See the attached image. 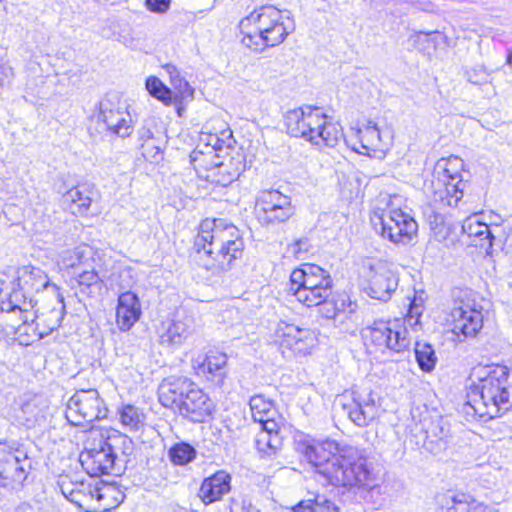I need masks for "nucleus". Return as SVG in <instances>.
<instances>
[{
	"mask_svg": "<svg viewBox=\"0 0 512 512\" xmlns=\"http://www.w3.org/2000/svg\"><path fill=\"white\" fill-rule=\"evenodd\" d=\"M194 248L200 258H207L204 267L220 275L230 270L232 263L242 256L244 241L232 223L207 218L200 223Z\"/></svg>",
	"mask_w": 512,
	"mask_h": 512,
	"instance_id": "f257e3e1",
	"label": "nucleus"
},
{
	"mask_svg": "<svg viewBox=\"0 0 512 512\" xmlns=\"http://www.w3.org/2000/svg\"><path fill=\"white\" fill-rule=\"evenodd\" d=\"M468 404L480 418H495L512 407V369L488 365L474 370Z\"/></svg>",
	"mask_w": 512,
	"mask_h": 512,
	"instance_id": "f03ea898",
	"label": "nucleus"
},
{
	"mask_svg": "<svg viewBox=\"0 0 512 512\" xmlns=\"http://www.w3.org/2000/svg\"><path fill=\"white\" fill-rule=\"evenodd\" d=\"M242 44L256 53L280 45L290 34L282 11L276 7L262 6L239 23Z\"/></svg>",
	"mask_w": 512,
	"mask_h": 512,
	"instance_id": "7ed1b4c3",
	"label": "nucleus"
},
{
	"mask_svg": "<svg viewBox=\"0 0 512 512\" xmlns=\"http://www.w3.org/2000/svg\"><path fill=\"white\" fill-rule=\"evenodd\" d=\"M323 477L333 486L380 493L372 463L364 449L349 448L322 468Z\"/></svg>",
	"mask_w": 512,
	"mask_h": 512,
	"instance_id": "20e7f679",
	"label": "nucleus"
},
{
	"mask_svg": "<svg viewBox=\"0 0 512 512\" xmlns=\"http://www.w3.org/2000/svg\"><path fill=\"white\" fill-rule=\"evenodd\" d=\"M401 197L380 194L370 220L377 233L395 244L406 245L416 236L418 224L400 208Z\"/></svg>",
	"mask_w": 512,
	"mask_h": 512,
	"instance_id": "39448f33",
	"label": "nucleus"
},
{
	"mask_svg": "<svg viewBox=\"0 0 512 512\" xmlns=\"http://www.w3.org/2000/svg\"><path fill=\"white\" fill-rule=\"evenodd\" d=\"M108 408L96 389L79 390L67 402L65 417L73 426L91 424L107 417Z\"/></svg>",
	"mask_w": 512,
	"mask_h": 512,
	"instance_id": "423d86ee",
	"label": "nucleus"
},
{
	"mask_svg": "<svg viewBox=\"0 0 512 512\" xmlns=\"http://www.w3.org/2000/svg\"><path fill=\"white\" fill-rule=\"evenodd\" d=\"M93 117L113 135L124 138L133 131L131 115L116 93H109L99 101Z\"/></svg>",
	"mask_w": 512,
	"mask_h": 512,
	"instance_id": "0eeeda50",
	"label": "nucleus"
},
{
	"mask_svg": "<svg viewBox=\"0 0 512 512\" xmlns=\"http://www.w3.org/2000/svg\"><path fill=\"white\" fill-rule=\"evenodd\" d=\"M315 340V334L311 329L286 321H280L275 329V343L285 358L309 354Z\"/></svg>",
	"mask_w": 512,
	"mask_h": 512,
	"instance_id": "6e6552de",
	"label": "nucleus"
},
{
	"mask_svg": "<svg viewBox=\"0 0 512 512\" xmlns=\"http://www.w3.org/2000/svg\"><path fill=\"white\" fill-rule=\"evenodd\" d=\"M256 207L259 221L266 225L286 222L295 213L291 198L278 190L260 191Z\"/></svg>",
	"mask_w": 512,
	"mask_h": 512,
	"instance_id": "1a4fd4ad",
	"label": "nucleus"
},
{
	"mask_svg": "<svg viewBox=\"0 0 512 512\" xmlns=\"http://www.w3.org/2000/svg\"><path fill=\"white\" fill-rule=\"evenodd\" d=\"M32 470V460L27 452L7 443H0V478L3 486L23 485Z\"/></svg>",
	"mask_w": 512,
	"mask_h": 512,
	"instance_id": "9d476101",
	"label": "nucleus"
},
{
	"mask_svg": "<svg viewBox=\"0 0 512 512\" xmlns=\"http://www.w3.org/2000/svg\"><path fill=\"white\" fill-rule=\"evenodd\" d=\"M17 290H13L10 294L12 295V301H19L23 299V304H26V300L29 297H33V294H37L41 291H47L52 296L60 293L59 287L52 283L48 275L39 267L32 265H24L17 269Z\"/></svg>",
	"mask_w": 512,
	"mask_h": 512,
	"instance_id": "9b49d317",
	"label": "nucleus"
},
{
	"mask_svg": "<svg viewBox=\"0 0 512 512\" xmlns=\"http://www.w3.org/2000/svg\"><path fill=\"white\" fill-rule=\"evenodd\" d=\"M399 277L385 262L378 261L369 266L364 292L371 298L387 302L398 287Z\"/></svg>",
	"mask_w": 512,
	"mask_h": 512,
	"instance_id": "f8f14e48",
	"label": "nucleus"
},
{
	"mask_svg": "<svg viewBox=\"0 0 512 512\" xmlns=\"http://www.w3.org/2000/svg\"><path fill=\"white\" fill-rule=\"evenodd\" d=\"M397 323L383 320L375 321L368 328L371 342L379 349H388L400 353L409 346V339L406 337L405 329H396Z\"/></svg>",
	"mask_w": 512,
	"mask_h": 512,
	"instance_id": "ddd939ff",
	"label": "nucleus"
},
{
	"mask_svg": "<svg viewBox=\"0 0 512 512\" xmlns=\"http://www.w3.org/2000/svg\"><path fill=\"white\" fill-rule=\"evenodd\" d=\"M310 115L317 117V124H311L305 131L308 134L305 140L312 145L334 147L342 138V128L331 121L320 107L313 106Z\"/></svg>",
	"mask_w": 512,
	"mask_h": 512,
	"instance_id": "4468645a",
	"label": "nucleus"
},
{
	"mask_svg": "<svg viewBox=\"0 0 512 512\" xmlns=\"http://www.w3.org/2000/svg\"><path fill=\"white\" fill-rule=\"evenodd\" d=\"M297 450L305 456L306 460L316 468V472L322 476V468L339 457L333 454L334 451L338 450V444L331 440L320 442L305 438L298 441Z\"/></svg>",
	"mask_w": 512,
	"mask_h": 512,
	"instance_id": "2eb2a0df",
	"label": "nucleus"
},
{
	"mask_svg": "<svg viewBox=\"0 0 512 512\" xmlns=\"http://www.w3.org/2000/svg\"><path fill=\"white\" fill-rule=\"evenodd\" d=\"M79 461L91 477H99L118 471L117 463L103 443L99 449H86L80 454Z\"/></svg>",
	"mask_w": 512,
	"mask_h": 512,
	"instance_id": "dca6fc26",
	"label": "nucleus"
},
{
	"mask_svg": "<svg viewBox=\"0 0 512 512\" xmlns=\"http://www.w3.org/2000/svg\"><path fill=\"white\" fill-rule=\"evenodd\" d=\"M353 401L343 405L349 419L358 427H366L378 416V407L372 391L366 394L353 393Z\"/></svg>",
	"mask_w": 512,
	"mask_h": 512,
	"instance_id": "f3484780",
	"label": "nucleus"
},
{
	"mask_svg": "<svg viewBox=\"0 0 512 512\" xmlns=\"http://www.w3.org/2000/svg\"><path fill=\"white\" fill-rule=\"evenodd\" d=\"M452 318V331L458 337L462 335L464 338H473L483 326L481 311L468 304L455 307L452 310Z\"/></svg>",
	"mask_w": 512,
	"mask_h": 512,
	"instance_id": "a211bd4d",
	"label": "nucleus"
},
{
	"mask_svg": "<svg viewBox=\"0 0 512 512\" xmlns=\"http://www.w3.org/2000/svg\"><path fill=\"white\" fill-rule=\"evenodd\" d=\"M289 293L294 295L296 299L307 307L323 305L325 316L333 318L337 314V308L333 303L328 300L331 291L332 283L325 282L323 286L310 289L288 288Z\"/></svg>",
	"mask_w": 512,
	"mask_h": 512,
	"instance_id": "6ab92c4d",
	"label": "nucleus"
},
{
	"mask_svg": "<svg viewBox=\"0 0 512 512\" xmlns=\"http://www.w3.org/2000/svg\"><path fill=\"white\" fill-rule=\"evenodd\" d=\"M194 331V317L184 312H177L166 330L160 335V342L168 347H179Z\"/></svg>",
	"mask_w": 512,
	"mask_h": 512,
	"instance_id": "aec40b11",
	"label": "nucleus"
},
{
	"mask_svg": "<svg viewBox=\"0 0 512 512\" xmlns=\"http://www.w3.org/2000/svg\"><path fill=\"white\" fill-rule=\"evenodd\" d=\"M141 314V303L135 293L126 291L118 296L116 324L120 331H129L140 319Z\"/></svg>",
	"mask_w": 512,
	"mask_h": 512,
	"instance_id": "412c9836",
	"label": "nucleus"
},
{
	"mask_svg": "<svg viewBox=\"0 0 512 512\" xmlns=\"http://www.w3.org/2000/svg\"><path fill=\"white\" fill-rule=\"evenodd\" d=\"M227 360L228 358L225 353L210 350L202 361H199V359L195 361L197 365H194V368L197 369L198 374L204 375L207 380L221 387L226 378Z\"/></svg>",
	"mask_w": 512,
	"mask_h": 512,
	"instance_id": "4be33fe9",
	"label": "nucleus"
},
{
	"mask_svg": "<svg viewBox=\"0 0 512 512\" xmlns=\"http://www.w3.org/2000/svg\"><path fill=\"white\" fill-rule=\"evenodd\" d=\"M188 394L177 411L181 416L195 423H202L212 413L213 404L209 397L200 389Z\"/></svg>",
	"mask_w": 512,
	"mask_h": 512,
	"instance_id": "5701e85b",
	"label": "nucleus"
},
{
	"mask_svg": "<svg viewBox=\"0 0 512 512\" xmlns=\"http://www.w3.org/2000/svg\"><path fill=\"white\" fill-rule=\"evenodd\" d=\"M325 282H333L327 271L318 265L305 264L292 271L289 288L310 289L323 286Z\"/></svg>",
	"mask_w": 512,
	"mask_h": 512,
	"instance_id": "b1692460",
	"label": "nucleus"
},
{
	"mask_svg": "<svg viewBox=\"0 0 512 512\" xmlns=\"http://www.w3.org/2000/svg\"><path fill=\"white\" fill-rule=\"evenodd\" d=\"M259 428L260 430L255 438L258 453L263 458L275 456L281 450L283 444L279 424L276 421H268Z\"/></svg>",
	"mask_w": 512,
	"mask_h": 512,
	"instance_id": "393cba45",
	"label": "nucleus"
},
{
	"mask_svg": "<svg viewBox=\"0 0 512 512\" xmlns=\"http://www.w3.org/2000/svg\"><path fill=\"white\" fill-rule=\"evenodd\" d=\"M231 490V476L224 470H219L205 478L199 489V497L207 505L219 501Z\"/></svg>",
	"mask_w": 512,
	"mask_h": 512,
	"instance_id": "a878e982",
	"label": "nucleus"
},
{
	"mask_svg": "<svg viewBox=\"0 0 512 512\" xmlns=\"http://www.w3.org/2000/svg\"><path fill=\"white\" fill-rule=\"evenodd\" d=\"M54 297L56 299V305L49 311L42 312L35 316V319H32V323H35V330L40 338H44L54 330L58 329L64 319L66 312L64 297L61 293L54 295Z\"/></svg>",
	"mask_w": 512,
	"mask_h": 512,
	"instance_id": "bb28decb",
	"label": "nucleus"
},
{
	"mask_svg": "<svg viewBox=\"0 0 512 512\" xmlns=\"http://www.w3.org/2000/svg\"><path fill=\"white\" fill-rule=\"evenodd\" d=\"M191 386L186 377H170L164 379L158 388V399L162 406L177 411L179 397Z\"/></svg>",
	"mask_w": 512,
	"mask_h": 512,
	"instance_id": "cd10ccee",
	"label": "nucleus"
},
{
	"mask_svg": "<svg viewBox=\"0 0 512 512\" xmlns=\"http://www.w3.org/2000/svg\"><path fill=\"white\" fill-rule=\"evenodd\" d=\"M93 195V189L89 185H78L62 195V206L73 215H85L91 206Z\"/></svg>",
	"mask_w": 512,
	"mask_h": 512,
	"instance_id": "c85d7f7f",
	"label": "nucleus"
},
{
	"mask_svg": "<svg viewBox=\"0 0 512 512\" xmlns=\"http://www.w3.org/2000/svg\"><path fill=\"white\" fill-rule=\"evenodd\" d=\"M310 105H305L296 109L289 110L284 115V125L287 133L293 137L305 139L307 127L311 124H317V117L310 115L312 111Z\"/></svg>",
	"mask_w": 512,
	"mask_h": 512,
	"instance_id": "c756f323",
	"label": "nucleus"
},
{
	"mask_svg": "<svg viewBox=\"0 0 512 512\" xmlns=\"http://www.w3.org/2000/svg\"><path fill=\"white\" fill-rule=\"evenodd\" d=\"M93 484L85 482L77 483H65L61 484L62 494L70 502L78 506L79 508L85 509L87 512H92Z\"/></svg>",
	"mask_w": 512,
	"mask_h": 512,
	"instance_id": "7c9ffc66",
	"label": "nucleus"
},
{
	"mask_svg": "<svg viewBox=\"0 0 512 512\" xmlns=\"http://www.w3.org/2000/svg\"><path fill=\"white\" fill-rule=\"evenodd\" d=\"M462 231L469 238H474L472 245L479 246L486 251L492 248L494 236L486 223L481 222L477 216L466 218L462 224Z\"/></svg>",
	"mask_w": 512,
	"mask_h": 512,
	"instance_id": "2f4dec72",
	"label": "nucleus"
},
{
	"mask_svg": "<svg viewBox=\"0 0 512 512\" xmlns=\"http://www.w3.org/2000/svg\"><path fill=\"white\" fill-rule=\"evenodd\" d=\"M104 443L111 452L117 466L127 463L129 456L134 451V443L131 438L121 433L109 435Z\"/></svg>",
	"mask_w": 512,
	"mask_h": 512,
	"instance_id": "473e14b6",
	"label": "nucleus"
},
{
	"mask_svg": "<svg viewBox=\"0 0 512 512\" xmlns=\"http://www.w3.org/2000/svg\"><path fill=\"white\" fill-rule=\"evenodd\" d=\"M442 512H470L474 499L466 493H452L450 491L440 494L436 498Z\"/></svg>",
	"mask_w": 512,
	"mask_h": 512,
	"instance_id": "72a5a7b5",
	"label": "nucleus"
},
{
	"mask_svg": "<svg viewBox=\"0 0 512 512\" xmlns=\"http://www.w3.org/2000/svg\"><path fill=\"white\" fill-rule=\"evenodd\" d=\"M93 247L80 244L72 250H66L61 254V263L66 268L77 269L81 265L89 266L92 257L97 256Z\"/></svg>",
	"mask_w": 512,
	"mask_h": 512,
	"instance_id": "f704fd0d",
	"label": "nucleus"
},
{
	"mask_svg": "<svg viewBox=\"0 0 512 512\" xmlns=\"http://www.w3.org/2000/svg\"><path fill=\"white\" fill-rule=\"evenodd\" d=\"M470 476L475 477L484 487L490 488L496 485L501 475L500 467L485 462L471 463L468 467Z\"/></svg>",
	"mask_w": 512,
	"mask_h": 512,
	"instance_id": "c9c22d12",
	"label": "nucleus"
},
{
	"mask_svg": "<svg viewBox=\"0 0 512 512\" xmlns=\"http://www.w3.org/2000/svg\"><path fill=\"white\" fill-rule=\"evenodd\" d=\"M464 167L463 160L458 157L451 155L448 158H442L437 162V173L438 179L441 181H457L462 179L461 172Z\"/></svg>",
	"mask_w": 512,
	"mask_h": 512,
	"instance_id": "e433bc0d",
	"label": "nucleus"
},
{
	"mask_svg": "<svg viewBox=\"0 0 512 512\" xmlns=\"http://www.w3.org/2000/svg\"><path fill=\"white\" fill-rule=\"evenodd\" d=\"M249 406L252 418L259 426H263L265 422L275 421L273 418L274 410L271 401L266 400L262 395H255L250 398Z\"/></svg>",
	"mask_w": 512,
	"mask_h": 512,
	"instance_id": "4c0bfd02",
	"label": "nucleus"
},
{
	"mask_svg": "<svg viewBox=\"0 0 512 512\" xmlns=\"http://www.w3.org/2000/svg\"><path fill=\"white\" fill-rule=\"evenodd\" d=\"M416 362L421 371L430 373L434 370L438 358L430 343L417 341L414 347Z\"/></svg>",
	"mask_w": 512,
	"mask_h": 512,
	"instance_id": "58836bf2",
	"label": "nucleus"
},
{
	"mask_svg": "<svg viewBox=\"0 0 512 512\" xmlns=\"http://www.w3.org/2000/svg\"><path fill=\"white\" fill-rule=\"evenodd\" d=\"M295 512H339V508L325 495L317 494L297 504Z\"/></svg>",
	"mask_w": 512,
	"mask_h": 512,
	"instance_id": "ea45409f",
	"label": "nucleus"
},
{
	"mask_svg": "<svg viewBox=\"0 0 512 512\" xmlns=\"http://www.w3.org/2000/svg\"><path fill=\"white\" fill-rule=\"evenodd\" d=\"M37 304V300L33 297H29L26 300V304H23V299L19 301H12V295H10L9 300L7 302H1L0 303V311L1 312H14L16 310H19L21 313V319L24 324H28L30 321L32 322V319H35V316H37V312H31L28 308L33 309L35 305Z\"/></svg>",
	"mask_w": 512,
	"mask_h": 512,
	"instance_id": "a19ab883",
	"label": "nucleus"
},
{
	"mask_svg": "<svg viewBox=\"0 0 512 512\" xmlns=\"http://www.w3.org/2000/svg\"><path fill=\"white\" fill-rule=\"evenodd\" d=\"M119 419L125 429L138 431L144 425L145 416L139 408L128 404L120 408Z\"/></svg>",
	"mask_w": 512,
	"mask_h": 512,
	"instance_id": "79ce46f5",
	"label": "nucleus"
},
{
	"mask_svg": "<svg viewBox=\"0 0 512 512\" xmlns=\"http://www.w3.org/2000/svg\"><path fill=\"white\" fill-rule=\"evenodd\" d=\"M197 455L196 449L187 442L174 444L168 451L170 461L174 465L183 466L192 462Z\"/></svg>",
	"mask_w": 512,
	"mask_h": 512,
	"instance_id": "37998d69",
	"label": "nucleus"
},
{
	"mask_svg": "<svg viewBox=\"0 0 512 512\" xmlns=\"http://www.w3.org/2000/svg\"><path fill=\"white\" fill-rule=\"evenodd\" d=\"M164 70L169 74L172 86L179 92L182 98H193L194 89L181 76L180 71L176 66L167 64L164 66Z\"/></svg>",
	"mask_w": 512,
	"mask_h": 512,
	"instance_id": "c03bdc74",
	"label": "nucleus"
},
{
	"mask_svg": "<svg viewBox=\"0 0 512 512\" xmlns=\"http://www.w3.org/2000/svg\"><path fill=\"white\" fill-rule=\"evenodd\" d=\"M115 492L114 488L109 485H101L95 484L93 485L92 494H93V503H92V511H109L112 508V505L106 502V499L110 497Z\"/></svg>",
	"mask_w": 512,
	"mask_h": 512,
	"instance_id": "a18cd8bd",
	"label": "nucleus"
},
{
	"mask_svg": "<svg viewBox=\"0 0 512 512\" xmlns=\"http://www.w3.org/2000/svg\"><path fill=\"white\" fill-rule=\"evenodd\" d=\"M146 89L155 98L161 100L166 105L172 103L173 93L165 86L160 79L150 76L146 80Z\"/></svg>",
	"mask_w": 512,
	"mask_h": 512,
	"instance_id": "49530a36",
	"label": "nucleus"
},
{
	"mask_svg": "<svg viewBox=\"0 0 512 512\" xmlns=\"http://www.w3.org/2000/svg\"><path fill=\"white\" fill-rule=\"evenodd\" d=\"M207 179L221 186H227L233 182L235 175L228 171L223 163L215 164L208 170Z\"/></svg>",
	"mask_w": 512,
	"mask_h": 512,
	"instance_id": "de8ad7c7",
	"label": "nucleus"
},
{
	"mask_svg": "<svg viewBox=\"0 0 512 512\" xmlns=\"http://www.w3.org/2000/svg\"><path fill=\"white\" fill-rule=\"evenodd\" d=\"M454 196H447V189H444L442 184H437L435 186V191L433 195V201L438 203L440 206H448L455 207L462 199L464 193L462 191L453 190Z\"/></svg>",
	"mask_w": 512,
	"mask_h": 512,
	"instance_id": "09e8293b",
	"label": "nucleus"
},
{
	"mask_svg": "<svg viewBox=\"0 0 512 512\" xmlns=\"http://www.w3.org/2000/svg\"><path fill=\"white\" fill-rule=\"evenodd\" d=\"M21 411L26 415L28 426L34 425L44 418L43 410L39 408V400L34 398L22 404Z\"/></svg>",
	"mask_w": 512,
	"mask_h": 512,
	"instance_id": "8fccbe9b",
	"label": "nucleus"
},
{
	"mask_svg": "<svg viewBox=\"0 0 512 512\" xmlns=\"http://www.w3.org/2000/svg\"><path fill=\"white\" fill-rule=\"evenodd\" d=\"M74 278L80 287L90 289L93 286L100 287L102 282L98 271L93 270H81L75 271Z\"/></svg>",
	"mask_w": 512,
	"mask_h": 512,
	"instance_id": "3c124183",
	"label": "nucleus"
},
{
	"mask_svg": "<svg viewBox=\"0 0 512 512\" xmlns=\"http://www.w3.org/2000/svg\"><path fill=\"white\" fill-rule=\"evenodd\" d=\"M465 76L467 81L474 85H483L488 82V74L482 68L466 70Z\"/></svg>",
	"mask_w": 512,
	"mask_h": 512,
	"instance_id": "603ef678",
	"label": "nucleus"
},
{
	"mask_svg": "<svg viewBox=\"0 0 512 512\" xmlns=\"http://www.w3.org/2000/svg\"><path fill=\"white\" fill-rule=\"evenodd\" d=\"M171 0H145L147 9L154 13H165L170 7Z\"/></svg>",
	"mask_w": 512,
	"mask_h": 512,
	"instance_id": "864d4df0",
	"label": "nucleus"
},
{
	"mask_svg": "<svg viewBox=\"0 0 512 512\" xmlns=\"http://www.w3.org/2000/svg\"><path fill=\"white\" fill-rule=\"evenodd\" d=\"M422 312H423L422 305L418 304L416 302V299H414L410 303L409 309H408V313H407V318H408L409 323L411 325L412 324H417L418 321H419V317L422 315Z\"/></svg>",
	"mask_w": 512,
	"mask_h": 512,
	"instance_id": "5fc2aeb1",
	"label": "nucleus"
},
{
	"mask_svg": "<svg viewBox=\"0 0 512 512\" xmlns=\"http://www.w3.org/2000/svg\"><path fill=\"white\" fill-rule=\"evenodd\" d=\"M427 438H436L440 441L444 440L445 438H447L448 436V433H449V430L448 429H445L441 422L438 421L437 423L435 424H432V427L427 430Z\"/></svg>",
	"mask_w": 512,
	"mask_h": 512,
	"instance_id": "6e6d98bb",
	"label": "nucleus"
},
{
	"mask_svg": "<svg viewBox=\"0 0 512 512\" xmlns=\"http://www.w3.org/2000/svg\"><path fill=\"white\" fill-rule=\"evenodd\" d=\"M414 43H415V47L420 51H424V50L428 49L429 47L434 46V44L430 38V34L423 33V32L417 33L414 36Z\"/></svg>",
	"mask_w": 512,
	"mask_h": 512,
	"instance_id": "4d7b16f0",
	"label": "nucleus"
},
{
	"mask_svg": "<svg viewBox=\"0 0 512 512\" xmlns=\"http://www.w3.org/2000/svg\"><path fill=\"white\" fill-rule=\"evenodd\" d=\"M439 184H442L444 189H447V196H454L453 190L456 191H462L464 190L465 183L463 182V179H458L457 181H441V179H438Z\"/></svg>",
	"mask_w": 512,
	"mask_h": 512,
	"instance_id": "13d9d810",
	"label": "nucleus"
},
{
	"mask_svg": "<svg viewBox=\"0 0 512 512\" xmlns=\"http://www.w3.org/2000/svg\"><path fill=\"white\" fill-rule=\"evenodd\" d=\"M152 120H144L143 125L138 129V139L144 143L153 138V131L151 129Z\"/></svg>",
	"mask_w": 512,
	"mask_h": 512,
	"instance_id": "bf43d9fd",
	"label": "nucleus"
},
{
	"mask_svg": "<svg viewBox=\"0 0 512 512\" xmlns=\"http://www.w3.org/2000/svg\"><path fill=\"white\" fill-rule=\"evenodd\" d=\"M13 78L12 68L7 65L0 64V88L10 83Z\"/></svg>",
	"mask_w": 512,
	"mask_h": 512,
	"instance_id": "052dcab7",
	"label": "nucleus"
},
{
	"mask_svg": "<svg viewBox=\"0 0 512 512\" xmlns=\"http://www.w3.org/2000/svg\"><path fill=\"white\" fill-rule=\"evenodd\" d=\"M365 134H375L378 141H381L380 129L376 122L368 121L363 130L360 131Z\"/></svg>",
	"mask_w": 512,
	"mask_h": 512,
	"instance_id": "680f3d73",
	"label": "nucleus"
},
{
	"mask_svg": "<svg viewBox=\"0 0 512 512\" xmlns=\"http://www.w3.org/2000/svg\"><path fill=\"white\" fill-rule=\"evenodd\" d=\"M198 387L197 385L191 381V386L188 387L187 391H184L182 393V395L179 397V404H178V408H177V411L180 409V406L182 404L183 401H186V398H188V394H192V392H194L193 390H196Z\"/></svg>",
	"mask_w": 512,
	"mask_h": 512,
	"instance_id": "e2e57ef3",
	"label": "nucleus"
},
{
	"mask_svg": "<svg viewBox=\"0 0 512 512\" xmlns=\"http://www.w3.org/2000/svg\"><path fill=\"white\" fill-rule=\"evenodd\" d=\"M99 266V263L97 262V256H94L92 257V260H91V263L89 266H86V265H81L80 267H78L76 269V271H81V270H93V271H97V267Z\"/></svg>",
	"mask_w": 512,
	"mask_h": 512,
	"instance_id": "0e129e2a",
	"label": "nucleus"
},
{
	"mask_svg": "<svg viewBox=\"0 0 512 512\" xmlns=\"http://www.w3.org/2000/svg\"><path fill=\"white\" fill-rule=\"evenodd\" d=\"M203 157H204V154L201 151H197V150H194L190 155L191 162H193V163H197V162L201 161V158H203Z\"/></svg>",
	"mask_w": 512,
	"mask_h": 512,
	"instance_id": "69168bd1",
	"label": "nucleus"
},
{
	"mask_svg": "<svg viewBox=\"0 0 512 512\" xmlns=\"http://www.w3.org/2000/svg\"><path fill=\"white\" fill-rule=\"evenodd\" d=\"M362 134V139H366L367 141H369L372 145H376V142H379L376 138V135L375 134H365V133H361Z\"/></svg>",
	"mask_w": 512,
	"mask_h": 512,
	"instance_id": "338daca9",
	"label": "nucleus"
},
{
	"mask_svg": "<svg viewBox=\"0 0 512 512\" xmlns=\"http://www.w3.org/2000/svg\"><path fill=\"white\" fill-rule=\"evenodd\" d=\"M302 240H297L292 246V252L294 255H298V253L301 251V245H302Z\"/></svg>",
	"mask_w": 512,
	"mask_h": 512,
	"instance_id": "774afa93",
	"label": "nucleus"
}]
</instances>
